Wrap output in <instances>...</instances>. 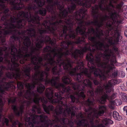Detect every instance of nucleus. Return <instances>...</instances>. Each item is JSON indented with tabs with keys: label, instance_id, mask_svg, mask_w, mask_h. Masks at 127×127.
Listing matches in <instances>:
<instances>
[{
	"label": "nucleus",
	"instance_id": "f257e3e1",
	"mask_svg": "<svg viewBox=\"0 0 127 127\" xmlns=\"http://www.w3.org/2000/svg\"><path fill=\"white\" fill-rule=\"evenodd\" d=\"M63 30L61 28L57 31L56 37L59 40H62L61 46L63 49L66 50L65 52L69 55H71L75 60L73 62L77 64L76 66L72 68L69 71V75L71 76H74L76 77V80L78 83L73 82L68 76H64L62 79L64 83L65 84H70L73 88L72 84L75 83L78 85H84L83 82L86 80H92L93 78L91 76V72H89L88 69L85 68L82 61L80 59L83 58V53H86L88 50H90L89 46L87 47V44L85 46L82 47L80 50L76 49L74 52L73 51L74 47L72 46L70 50L68 49L69 45H72L73 43L71 39H74L76 37L75 33L70 30L68 34L67 33V28L66 26H62Z\"/></svg>",
	"mask_w": 127,
	"mask_h": 127
},
{
	"label": "nucleus",
	"instance_id": "f03ea898",
	"mask_svg": "<svg viewBox=\"0 0 127 127\" xmlns=\"http://www.w3.org/2000/svg\"><path fill=\"white\" fill-rule=\"evenodd\" d=\"M38 80H33V83L32 84L28 83L26 84L25 86L28 89L23 95L24 90H23L24 87L23 83L21 82H19L17 83L18 89L19 91L17 94L20 97H24L26 99L31 100L32 99L31 95L34 97L32 100L36 104L33 105L32 107V108L29 110L27 112V114L29 116L28 117L27 115H26L25 118V121L28 122V127H33V124H38L39 123V121L38 118L36 117L37 115H35L36 110H40V104L39 101H40L42 103V105L43 109L46 113H49V111H53L54 107L52 105H49L47 106L46 104L48 102V100L44 97H40L39 95L33 91H31L32 89H33L35 87L36 85H39L37 87V92L41 94L43 93L45 89V86L41 83L38 84Z\"/></svg>",
	"mask_w": 127,
	"mask_h": 127
},
{
	"label": "nucleus",
	"instance_id": "7ed1b4c3",
	"mask_svg": "<svg viewBox=\"0 0 127 127\" xmlns=\"http://www.w3.org/2000/svg\"><path fill=\"white\" fill-rule=\"evenodd\" d=\"M27 8L29 12L23 11H21L18 14L17 17L14 16L13 17H11L10 23L6 22L4 24L5 27H4V28H2L3 27L0 26V40L2 45L4 46L7 45L4 35H8L13 33V34L10 37V38L12 40V42L13 43H14L16 41L19 40L20 38H21V36L17 35H18L19 36L21 35V32L17 29H14L16 28L18 29L25 28L26 21L24 19H21L20 18H25L29 23L37 24V23H33L32 22H29L28 20V19L30 18L31 15L32 18L33 17V16L36 17L34 16H32L31 12H30L32 9L34 10L36 8L35 5H34L33 6L30 5Z\"/></svg>",
	"mask_w": 127,
	"mask_h": 127
},
{
	"label": "nucleus",
	"instance_id": "20e7f679",
	"mask_svg": "<svg viewBox=\"0 0 127 127\" xmlns=\"http://www.w3.org/2000/svg\"><path fill=\"white\" fill-rule=\"evenodd\" d=\"M84 85H78L76 84H72L73 89L76 91V95L79 98H81L84 100L86 97L85 93L87 92L88 95L90 96L87 100L84 101V105L88 107L87 109L84 108V111L88 113L87 116L88 119L90 120L89 122L91 125L94 124V118L98 119L99 116L103 115L108 110V108L106 105H100L98 107L99 111L97 112L95 111L92 115V111L93 110L92 106L95 104L94 89L92 87V82L89 80H86L83 82Z\"/></svg>",
	"mask_w": 127,
	"mask_h": 127
},
{
	"label": "nucleus",
	"instance_id": "39448f33",
	"mask_svg": "<svg viewBox=\"0 0 127 127\" xmlns=\"http://www.w3.org/2000/svg\"><path fill=\"white\" fill-rule=\"evenodd\" d=\"M46 1L48 4L46 7V8H44L41 7L37 12V13H39L40 15L44 16L46 15V14L47 11L48 12L51 13L52 16L51 17L50 20H45L44 21L42 24L39 22L41 25L42 28L43 26H44L42 25V24L45 23V21H47V23L46 24L47 26H50L51 27L52 25H51V23L58 22V24H56V30L57 31L58 30L61 29L60 27H62L63 25H61V24H65V21H66V19L68 16V14L69 13L67 9H64V6L63 5H60V2L58 0H56V1L54 2V0H47ZM35 5L36 7V8L33 10L32 9L30 11L32 10H35L37 8V7L35 4L30 3L26 8L27 9L28 7L30 5L33 6ZM28 10V12H29ZM32 16L34 15H32ZM37 17L38 16H35ZM38 17H39L38 16ZM39 17V22L40 21V18Z\"/></svg>",
	"mask_w": 127,
	"mask_h": 127
},
{
	"label": "nucleus",
	"instance_id": "423d86ee",
	"mask_svg": "<svg viewBox=\"0 0 127 127\" xmlns=\"http://www.w3.org/2000/svg\"><path fill=\"white\" fill-rule=\"evenodd\" d=\"M70 15L68 16L66 19V21L65 23V25H63L62 26H66L67 28V31L71 30L74 32V31L72 30L73 25H75L76 23H77L78 26L75 29L76 34L78 35L80 34L83 36H78L76 38H74L75 44H81L82 43L85 46L86 43L84 39L85 37H86L88 36L89 37L91 36H89V34L91 33L90 29H88V31L86 32V28L85 25H84L85 23L84 20H87L88 18V16L86 13V10L83 8L80 9L78 10H76L75 12L74 13H70Z\"/></svg>",
	"mask_w": 127,
	"mask_h": 127
},
{
	"label": "nucleus",
	"instance_id": "0eeeda50",
	"mask_svg": "<svg viewBox=\"0 0 127 127\" xmlns=\"http://www.w3.org/2000/svg\"><path fill=\"white\" fill-rule=\"evenodd\" d=\"M29 22H32L33 23H37L38 25V32L40 35L36 34L35 29L34 28H31L27 30L29 36L31 37H33L36 39L37 42L35 44L36 46L39 49L42 47V43H44L49 42L52 46L55 45L56 41V39H51L50 36L48 35H45L44 34L46 33H52L54 36L56 37L57 31L56 30L55 26L56 24H58L57 21L51 23L52 25L51 27L50 26H47L46 24L47 23V21H45L42 25L44 26L45 29H43L42 27V25L39 23V17L38 16L35 17L33 16L32 18L31 15L30 18L28 19Z\"/></svg>",
	"mask_w": 127,
	"mask_h": 127
},
{
	"label": "nucleus",
	"instance_id": "6e6552de",
	"mask_svg": "<svg viewBox=\"0 0 127 127\" xmlns=\"http://www.w3.org/2000/svg\"><path fill=\"white\" fill-rule=\"evenodd\" d=\"M71 111V116L69 119L61 117H58L55 115H53V119L52 121L48 119L46 115L41 114L36 115V117L39 119L40 121L43 124L40 126H35L33 124V127H68L67 126H64L62 125H68L70 127H74V123L77 125L75 127H89L88 121L87 119H82L81 120H76L73 117L76 115V112L74 110Z\"/></svg>",
	"mask_w": 127,
	"mask_h": 127
},
{
	"label": "nucleus",
	"instance_id": "1a4fd4ad",
	"mask_svg": "<svg viewBox=\"0 0 127 127\" xmlns=\"http://www.w3.org/2000/svg\"><path fill=\"white\" fill-rule=\"evenodd\" d=\"M65 90L63 89L59 92L55 93L54 95L52 88L49 87L46 89L45 95L46 97L52 104L54 105L57 104L59 107L58 108H56L54 110V107L53 110H50L49 112L54 111L56 115L58 117L62 114L66 117L67 116H70L71 110H73V106L71 104H67L66 99L64 97L61 96V94H63L65 92H66L69 94L70 90V88H65Z\"/></svg>",
	"mask_w": 127,
	"mask_h": 127
},
{
	"label": "nucleus",
	"instance_id": "9d476101",
	"mask_svg": "<svg viewBox=\"0 0 127 127\" xmlns=\"http://www.w3.org/2000/svg\"><path fill=\"white\" fill-rule=\"evenodd\" d=\"M89 39L93 43V47H95V48H91V44L90 43H87V47L90 46V50H88L90 52L88 53L86 56V59L87 60L90 62L92 64V66L90 67V70L91 73H93L95 76H99L101 80H105L106 76L100 69L97 68L94 64V57L93 55H95V58L96 62L97 64H98V62L97 61V58H99L100 62H101V57L103 55V53L100 51L103 50V48H109V46L107 44L105 45L104 43L100 41H96V38L95 36H91L89 37Z\"/></svg>",
	"mask_w": 127,
	"mask_h": 127
},
{
	"label": "nucleus",
	"instance_id": "9b49d317",
	"mask_svg": "<svg viewBox=\"0 0 127 127\" xmlns=\"http://www.w3.org/2000/svg\"><path fill=\"white\" fill-rule=\"evenodd\" d=\"M11 54L6 52L4 55L5 63L8 69L11 71H15V72H8L5 74L6 77L10 79L14 78L17 80L20 78L21 75L20 69L18 67L19 64L16 62H18L19 60L22 59L19 61L20 63L22 64H24L26 61L28 60V58L23 57L18 58L17 56L18 54V50L13 44L11 46Z\"/></svg>",
	"mask_w": 127,
	"mask_h": 127
},
{
	"label": "nucleus",
	"instance_id": "f8f14e48",
	"mask_svg": "<svg viewBox=\"0 0 127 127\" xmlns=\"http://www.w3.org/2000/svg\"><path fill=\"white\" fill-rule=\"evenodd\" d=\"M46 55L47 56L49 57V58H48L49 61V63L53 65H56V66L53 67L52 69V71L54 75L59 76L61 74L63 70L62 68V65L64 69L69 72L71 71L72 68L71 64L75 62L69 58H66L65 60L63 58V55L62 53H56V56L58 57L56 61L55 60L54 57H52L51 53H47Z\"/></svg>",
	"mask_w": 127,
	"mask_h": 127
},
{
	"label": "nucleus",
	"instance_id": "ddd939ff",
	"mask_svg": "<svg viewBox=\"0 0 127 127\" xmlns=\"http://www.w3.org/2000/svg\"><path fill=\"white\" fill-rule=\"evenodd\" d=\"M119 24L116 23H114L113 21L112 23H107L106 24V27L107 29L104 32L106 36L109 35V32L112 30L114 31V38L113 39H109L108 42L111 45L117 44L119 42L121 41L122 38L121 35L120 31L118 27Z\"/></svg>",
	"mask_w": 127,
	"mask_h": 127
},
{
	"label": "nucleus",
	"instance_id": "4468645a",
	"mask_svg": "<svg viewBox=\"0 0 127 127\" xmlns=\"http://www.w3.org/2000/svg\"><path fill=\"white\" fill-rule=\"evenodd\" d=\"M120 82L118 81L117 79H111L108 81V83L105 86L106 93L104 92L101 96L96 98V101L100 104H104L107 99H114L116 97V94L113 93L110 96L107 94L110 93L112 91L114 86L119 84Z\"/></svg>",
	"mask_w": 127,
	"mask_h": 127
},
{
	"label": "nucleus",
	"instance_id": "2eb2a0df",
	"mask_svg": "<svg viewBox=\"0 0 127 127\" xmlns=\"http://www.w3.org/2000/svg\"><path fill=\"white\" fill-rule=\"evenodd\" d=\"M5 68L3 66H0V69L2 70ZM0 70V98H2L3 95L5 94V91L13 92L16 89L15 86L12 84L14 81H12L7 82L5 81L6 78L5 77L2 78L3 72Z\"/></svg>",
	"mask_w": 127,
	"mask_h": 127
},
{
	"label": "nucleus",
	"instance_id": "dca6fc26",
	"mask_svg": "<svg viewBox=\"0 0 127 127\" xmlns=\"http://www.w3.org/2000/svg\"><path fill=\"white\" fill-rule=\"evenodd\" d=\"M123 3L121 2L119 3L116 4L114 6L111 2L109 4V6L115 9V10L113 9L114 12H111V19L114 23H116L119 24L121 23L122 22L123 18L120 16V14L122 13L123 12Z\"/></svg>",
	"mask_w": 127,
	"mask_h": 127
},
{
	"label": "nucleus",
	"instance_id": "f3484780",
	"mask_svg": "<svg viewBox=\"0 0 127 127\" xmlns=\"http://www.w3.org/2000/svg\"><path fill=\"white\" fill-rule=\"evenodd\" d=\"M67 1H70L71 4L67 6L68 11L69 13H73V12L76 8V4L80 6H85L89 8L91 6L92 3H96L97 0H64Z\"/></svg>",
	"mask_w": 127,
	"mask_h": 127
},
{
	"label": "nucleus",
	"instance_id": "a211bd4d",
	"mask_svg": "<svg viewBox=\"0 0 127 127\" xmlns=\"http://www.w3.org/2000/svg\"><path fill=\"white\" fill-rule=\"evenodd\" d=\"M97 61L98 62V64H97L98 67L106 69V72L107 74L110 73L111 71L114 69H116V67L114 66L115 64L118 66L122 65V63H118L117 61L115 58H112L110 61H108L106 62H100L99 58H97Z\"/></svg>",
	"mask_w": 127,
	"mask_h": 127
},
{
	"label": "nucleus",
	"instance_id": "6ab92c4d",
	"mask_svg": "<svg viewBox=\"0 0 127 127\" xmlns=\"http://www.w3.org/2000/svg\"><path fill=\"white\" fill-rule=\"evenodd\" d=\"M44 73L46 76L45 83L48 84H50L52 86L57 89L59 91L61 90L62 89L65 90V88L64 84L62 83H58L56 82V80L59 79V78L58 77H55V78H53L51 79L48 78V77L49 74L46 72L44 71L43 72Z\"/></svg>",
	"mask_w": 127,
	"mask_h": 127
},
{
	"label": "nucleus",
	"instance_id": "aec40b11",
	"mask_svg": "<svg viewBox=\"0 0 127 127\" xmlns=\"http://www.w3.org/2000/svg\"><path fill=\"white\" fill-rule=\"evenodd\" d=\"M21 103L22 105L20 106L19 110H18L17 106L16 105H12L11 106L12 108L13 111L17 117H22L25 105H26L27 107H28L30 105V102L27 100H24L22 101Z\"/></svg>",
	"mask_w": 127,
	"mask_h": 127
},
{
	"label": "nucleus",
	"instance_id": "412c9836",
	"mask_svg": "<svg viewBox=\"0 0 127 127\" xmlns=\"http://www.w3.org/2000/svg\"><path fill=\"white\" fill-rule=\"evenodd\" d=\"M98 6L97 4H95L94 6L92 7V13L93 17L95 19L94 21V25L97 26V28H99L101 27L103 25L102 21L101 22V20L99 22L98 21Z\"/></svg>",
	"mask_w": 127,
	"mask_h": 127
},
{
	"label": "nucleus",
	"instance_id": "4be33fe9",
	"mask_svg": "<svg viewBox=\"0 0 127 127\" xmlns=\"http://www.w3.org/2000/svg\"><path fill=\"white\" fill-rule=\"evenodd\" d=\"M6 7L3 9H2L1 10H0V22L1 21H2L4 22L3 24L0 25V26L3 27V28H4V27H5L4 24L6 22H8V21L10 20V19L9 20L7 18H9L10 16V14L9 13V10L8 8H7L4 9ZM14 16H11V17H13Z\"/></svg>",
	"mask_w": 127,
	"mask_h": 127
},
{
	"label": "nucleus",
	"instance_id": "5701e85b",
	"mask_svg": "<svg viewBox=\"0 0 127 127\" xmlns=\"http://www.w3.org/2000/svg\"><path fill=\"white\" fill-rule=\"evenodd\" d=\"M33 54L31 52H30L29 53H27L24 55L23 52L21 50L20 48H19L18 49V54L17 55V56L19 58L23 57L24 58H27L28 59V58H30L31 63L33 59V61H36L37 60V57L36 56L33 55Z\"/></svg>",
	"mask_w": 127,
	"mask_h": 127
},
{
	"label": "nucleus",
	"instance_id": "b1692460",
	"mask_svg": "<svg viewBox=\"0 0 127 127\" xmlns=\"http://www.w3.org/2000/svg\"><path fill=\"white\" fill-rule=\"evenodd\" d=\"M10 4L13 6V8L15 10H20L25 7L21 0H12L10 2Z\"/></svg>",
	"mask_w": 127,
	"mask_h": 127
},
{
	"label": "nucleus",
	"instance_id": "393cba45",
	"mask_svg": "<svg viewBox=\"0 0 127 127\" xmlns=\"http://www.w3.org/2000/svg\"><path fill=\"white\" fill-rule=\"evenodd\" d=\"M24 39L23 44L24 45L26 46L23 47H22V50H21L23 52V51L25 52V54L28 53V48L30 46L31 44V41L30 37L29 36H24Z\"/></svg>",
	"mask_w": 127,
	"mask_h": 127
},
{
	"label": "nucleus",
	"instance_id": "a878e982",
	"mask_svg": "<svg viewBox=\"0 0 127 127\" xmlns=\"http://www.w3.org/2000/svg\"><path fill=\"white\" fill-rule=\"evenodd\" d=\"M8 118L12 123V127H23V124L20 122L18 119L14 120V117L12 114L9 115Z\"/></svg>",
	"mask_w": 127,
	"mask_h": 127
},
{
	"label": "nucleus",
	"instance_id": "bb28decb",
	"mask_svg": "<svg viewBox=\"0 0 127 127\" xmlns=\"http://www.w3.org/2000/svg\"><path fill=\"white\" fill-rule=\"evenodd\" d=\"M112 53V52L111 49L109 48L106 49L103 55V58L107 60V61H110V57L111 56V54Z\"/></svg>",
	"mask_w": 127,
	"mask_h": 127
},
{
	"label": "nucleus",
	"instance_id": "cd10ccee",
	"mask_svg": "<svg viewBox=\"0 0 127 127\" xmlns=\"http://www.w3.org/2000/svg\"><path fill=\"white\" fill-rule=\"evenodd\" d=\"M64 87L65 88H66L69 87L70 89V90L69 91V94H68L66 92H64L63 93V94H61V97H62V96L64 94V93H65L66 95H70L69 96H70V98L71 100V102L73 103H74L75 102L76 100L77 99V98L75 96V94H70V92L71 91V89L70 87L69 86L66 87L65 85Z\"/></svg>",
	"mask_w": 127,
	"mask_h": 127
},
{
	"label": "nucleus",
	"instance_id": "c85d7f7f",
	"mask_svg": "<svg viewBox=\"0 0 127 127\" xmlns=\"http://www.w3.org/2000/svg\"><path fill=\"white\" fill-rule=\"evenodd\" d=\"M52 47L51 46H47L45 47H44L43 50V52L45 53L46 52H48V53H55L54 56V57L56 56V53H57L56 52V49L55 48L52 50Z\"/></svg>",
	"mask_w": 127,
	"mask_h": 127
},
{
	"label": "nucleus",
	"instance_id": "c756f323",
	"mask_svg": "<svg viewBox=\"0 0 127 127\" xmlns=\"http://www.w3.org/2000/svg\"><path fill=\"white\" fill-rule=\"evenodd\" d=\"M31 67H30L26 66V68H24V71L25 75L28 77L27 81H28L31 78V75L30 72L31 70Z\"/></svg>",
	"mask_w": 127,
	"mask_h": 127
},
{
	"label": "nucleus",
	"instance_id": "7c9ffc66",
	"mask_svg": "<svg viewBox=\"0 0 127 127\" xmlns=\"http://www.w3.org/2000/svg\"><path fill=\"white\" fill-rule=\"evenodd\" d=\"M102 123L106 126H108L113 124V122L109 119L107 118H105L102 120Z\"/></svg>",
	"mask_w": 127,
	"mask_h": 127
},
{
	"label": "nucleus",
	"instance_id": "2f4dec72",
	"mask_svg": "<svg viewBox=\"0 0 127 127\" xmlns=\"http://www.w3.org/2000/svg\"><path fill=\"white\" fill-rule=\"evenodd\" d=\"M45 57L46 58L45 59V60H47V62L45 63L44 65V66H45L46 67L45 70L47 71H49L51 67L50 66H48V64H49L51 66H53V67H54L55 66H56V65H51V64H49V61L48 60V58H49L48 57V56L47 57V55H45Z\"/></svg>",
	"mask_w": 127,
	"mask_h": 127
},
{
	"label": "nucleus",
	"instance_id": "473e14b6",
	"mask_svg": "<svg viewBox=\"0 0 127 127\" xmlns=\"http://www.w3.org/2000/svg\"><path fill=\"white\" fill-rule=\"evenodd\" d=\"M30 0H23V1L25 2H27L29 1ZM34 2L36 3L39 7H42L45 4V2L42 1L41 0H34Z\"/></svg>",
	"mask_w": 127,
	"mask_h": 127
},
{
	"label": "nucleus",
	"instance_id": "72a5a7b5",
	"mask_svg": "<svg viewBox=\"0 0 127 127\" xmlns=\"http://www.w3.org/2000/svg\"><path fill=\"white\" fill-rule=\"evenodd\" d=\"M13 43H11L10 44V49H11V46L12 44L14 45V46H15V45L14 44H13ZM7 48L5 46H3V47H0V56H2L3 55V54L2 52L3 51H5V54H4V55L5 54L6 52H8V53H9L10 54H11V52L10 53L9 52H8L6 51L7 50ZM4 57L5 59V58L4 57ZM4 62H5V59L4 60Z\"/></svg>",
	"mask_w": 127,
	"mask_h": 127
},
{
	"label": "nucleus",
	"instance_id": "f704fd0d",
	"mask_svg": "<svg viewBox=\"0 0 127 127\" xmlns=\"http://www.w3.org/2000/svg\"><path fill=\"white\" fill-rule=\"evenodd\" d=\"M113 116L116 120L120 121L122 120V117L120 116L119 113L116 111H114L113 113Z\"/></svg>",
	"mask_w": 127,
	"mask_h": 127
},
{
	"label": "nucleus",
	"instance_id": "c9c22d12",
	"mask_svg": "<svg viewBox=\"0 0 127 127\" xmlns=\"http://www.w3.org/2000/svg\"><path fill=\"white\" fill-rule=\"evenodd\" d=\"M103 89L102 86H98L95 91V93L96 95L101 94L103 91Z\"/></svg>",
	"mask_w": 127,
	"mask_h": 127
},
{
	"label": "nucleus",
	"instance_id": "e433bc0d",
	"mask_svg": "<svg viewBox=\"0 0 127 127\" xmlns=\"http://www.w3.org/2000/svg\"><path fill=\"white\" fill-rule=\"evenodd\" d=\"M33 59H32V61L31 63L33 65H35L34 67V70L35 71H39V69L40 67V66L39 65V64H38V63L35 61H33Z\"/></svg>",
	"mask_w": 127,
	"mask_h": 127
},
{
	"label": "nucleus",
	"instance_id": "4c0bfd02",
	"mask_svg": "<svg viewBox=\"0 0 127 127\" xmlns=\"http://www.w3.org/2000/svg\"><path fill=\"white\" fill-rule=\"evenodd\" d=\"M114 71L112 73L111 76L112 78H114L117 77L118 75V71L117 69H114L112 71Z\"/></svg>",
	"mask_w": 127,
	"mask_h": 127
},
{
	"label": "nucleus",
	"instance_id": "58836bf2",
	"mask_svg": "<svg viewBox=\"0 0 127 127\" xmlns=\"http://www.w3.org/2000/svg\"><path fill=\"white\" fill-rule=\"evenodd\" d=\"M105 4L106 5V6L105 8H104V10L103 11H104L105 10L109 12V14L110 15V18H111V12H113L112 11H111V10H112V9L110 8L107 5L106 3Z\"/></svg>",
	"mask_w": 127,
	"mask_h": 127
},
{
	"label": "nucleus",
	"instance_id": "ea45409f",
	"mask_svg": "<svg viewBox=\"0 0 127 127\" xmlns=\"http://www.w3.org/2000/svg\"><path fill=\"white\" fill-rule=\"evenodd\" d=\"M40 73V71H37L32 76L33 79L35 80H38V79L37 78V77Z\"/></svg>",
	"mask_w": 127,
	"mask_h": 127
},
{
	"label": "nucleus",
	"instance_id": "a19ab883",
	"mask_svg": "<svg viewBox=\"0 0 127 127\" xmlns=\"http://www.w3.org/2000/svg\"><path fill=\"white\" fill-rule=\"evenodd\" d=\"M36 56L37 57V60L36 62H37L38 64H41L43 60L42 57L39 56L38 55H37Z\"/></svg>",
	"mask_w": 127,
	"mask_h": 127
},
{
	"label": "nucleus",
	"instance_id": "79ce46f5",
	"mask_svg": "<svg viewBox=\"0 0 127 127\" xmlns=\"http://www.w3.org/2000/svg\"><path fill=\"white\" fill-rule=\"evenodd\" d=\"M122 99L125 102H127V94L124 93H122Z\"/></svg>",
	"mask_w": 127,
	"mask_h": 127
},
{
	"label": "nucleus",
	"instance_id": "37998d69",
	"mask_svg": "<svg viewBox=\"0 0 127 127\" xmlns=\"http://www.w3.org/2000/svg\"><path fill=\"white\" fill-rule=\"evenodd\" d=\"M109 18V16L106 15H105L101 19V22L102 21V23H103V25H104V22H105Z\"/></svg>",
	"mask_w": 127,
	"mask_h": 127
},
{
	"label": "nucleus",
	"instance_id": "c03bdc74",
	"mask_svg": "<svg viewBox=\"0 0 127 127\" xmlns=\"http://www.w3.org/2000/svg\"><path fill=\"white\" fill-rule=\"evenodd\" d=\"M114 102L117 105H120L122 103V101L119 99H115Z\"/></svg>",
	"mask_w": 127,
	"mask_h": 127
},
{
	"label": "nucleus",
	"instance_id": "a18cd8bd",
	"mask_svg": "<svg viewBox=\"0 0 127 127\" xmlns=\"http://www.w3.org/2000/svg\"><path fill=\"white\" fill-rule=\"evenodd\" d=\"M120 16L121 17H123V20L122 21V23H120V24H122L123 23V21L124 20V18L123 16H124L126 19H127V13H124L123 12H123L122 13H120Z\"/></svg>",
	"mask_w": 127,
	"mask_h": 127
},
{
	"label": "nucleus",
	"instance_id": "49530a36",
	"mask_svg": "<svg viewBox=\"0 0 127 127\" xmlns=\"http://www.w3.org/2000/svg\"><path fill=\"white\" fill-rule=\"evenodd\" d=\"M98 7V8H99L102 11H103L104 10V8L103 7V5L104 4L99 3L98 5H97Z\"/></svg>",
	"mask_w": 127,
	"mask_h": 127
},
{
	"label": "nucleus",
	"instance_id": "de8ad7c7",
	"mask_svg": "<svg viewBox=\"0 0 127 127\" xmlns=\"http://www.w3.org/2000/svg\"><path fill=\"white\" fill-rule=\"evenodd\" d=\"M16 100V99L15 98H14L13 99L10 98L8 99V102L9 104L11 103H12V104H14Z\"/></svg>",
	"mask_w": 127,
	"mask_h": 127
},
{
	"label": "nucleus",
	"instance_id": "09e8293b",
	"mask_svg": "<svg viewBox=\"0 0 127 127\" xmlns=\"http://www.w3.org/2000/svg\"><path fill=\"white\" fill-rule=\"evenodd\" d=\"M4 106V104L2 99L0 98V106L1 108L0 109V111L1 112L2 110V108Z\"/></svg>",
	"mask_w": 127,
	"mask_h": 127
},
{
	"label": "nucleus",
	"instance_id": "8fccbe9b",
	"mask_svg": "<svg viewBox=\"0 0 127 127\" xmlns=\"http://www.w3.org/2000/svg\"><path fill=\"white\" fill-rule=\"evenodd\" d=\"M109 107L111 109H114V105L113 102H111L108 105Z\"/></svg>",
	"mask_w": 127,
	"mask_h": 127
},
{
	"label": "nucleus",
	"instance_id": "3c124183",
	"mask_svg": "<svg viewBox=\"0 0 127 127\" xmlns=\"http://www.w3.org/2000/svg\"><path fill=\"white\" fill-rule=\"evenodd\" d=\"M76 116L77 119L79 118H84V116L81 112L79 113L77 115V114Z\"/></svg>",
	"mask_w": 127,
	"mask_h": 127
},
{
	"label": "nucleus",
	"instance_id": "603ef678",
	"mask_svg": "<svg viewBox=\"0 0 127 127\" xmlns=\"http://www.w3.org/2000/svg\"><path fill=\"white\" fill-rule=\"evenodd\" d=\"M96 31L98 32L99 34H100L101 36H103L104 35V34L103 32V31L101 30V31L100 32H99V28H96Z\"/></svg>",
	"mask_w": 127,
	"mask_h": 127
},
{
	"label": "nucleus",
	"instance_id": "864d4df0",
	"mask_svg": "<svg viewBox=\"0 0 127 127\" xmlns=\"http://www.w3.org/2000/svg\"><path fill=\"white\" fill-rule=\"evenodd\" d=\"M120 42H118V43L117 44H115V45H112V46H113V49L114 50V51L116 52H118V48L116 47L115 45H118V44H119V42H120Z\"/></svg>",
	"mask_w": 127,
	"mask_h": 127
},
{
	"label": "nucleus",
	"instance_id": "5fc2aeb1",
	"mask_svg": "<svg viewBox=\"0 0 127 127\" xmlns=\"http://www.w3.org/2000/svg\"><path fill=\"white\" fill-rule=\"evenodd\" d=\"M4 122L6 124L7 126H8L9 125V120L7 118H5L4 119Z\"/></svg>",
	"mask_w": 127,
	"mask_h": 127
},
{
	"label": "nucleus",
	"instance_id": "6e6d98bb",
	"mask_svg": "<svg viewBox=\"0 0 127 127\" xmlns=\"http://www.w3.org/2000/svg\"><path fill=\"white\" fill-rule=\"evenodd\" d=\"M37 50V49L36 48L32 47L31 49V52L33 54H34L35 52V51Z\"/></svg>",
	"mask_w": 127,
	"mask_h": 127
},
{
	"label": "nucleus",
	"instance_id": "4d7b16f0",
	"mask_svg": "<svg viewBox=\"0 0 127 127\" xmlns=\"http://www.w3.org/2000/svg\"><path fill=\"white\" fill-rule=\"evenodd\" d=\"M29 28V29H30V28ZM28 30V29H27V30H24L23 31H22L21 32V34H23V35H24V34H25V33L27 32V31H28V35H29V36H29L30 37V38L31 37H30L29 35V34L28 33L29 32L27 31V30Z\"/></svg>",
	"mask_w": 127,
	"mask_h": 127
},
{
	"label": "nucleus",
	"instance_id": "13d9d810",
	"mask_svg": "<svg viewBox=\"0 0 127 127\" xmlns=\"http://www.w3.org/2000/svg\"><path fill=\"white\" fill-rule=\"evenodd\" d=\"M93 82L95 85H98L99 83V82L96 79H94Z\"/></svg>",
	"mask_w": 127,
	"mask_h": 127
},
{
	"label": "nucleus",
	"instance_id": "bf43d9fd",
	"mask_svg": "<svg viewBox=\"0 0 127 127\" xmlns=\"http://www.w3.org/2000/svg\"><path fill=\"white\" fill-rule=\"evenodd\" d=\"M90 29V31L91 32V33L92 32L93 34L95 33L96 32L95 30L93 27L91 28Z\"/></svg>",
	"mask_w": 127,
	"mask_h": 127
},
{
	"label": "nucleus",
	"instance_id": "052dcab7",
	"mask_svg": "<svg viewBox=\"0 0 127 127\" xmlns=\"http://www.w3.org/2000/svg\"><path fill=\"white\" fill-rule=\"evenodd\" d=\"M38 79V81H39L40 82H43L45 81H45L46 79H44L43 77H40Z\"/></svg>",
	"mask_w": 127,
	"mask_h": 127
},
{
	"label": "nucleus",
	"instance_id": "680f3d73",
	"mask_svg": "<svg viewBox=\"0 0 127 127\" xmlns=\"http://www.w3.org/2000/svg\"><path fill=\"white\" fill-rule=\"evenodd\" d=\"M95 36L96 37L99 38H100L101 36L100 34L98 32H97L95 33Z\"/></svg>",
	"mask_w": 127,
	"mask_h": 127
},
{
	"label": "nucleus",
	"instance_id": "e2e57ef3",
	"mask_svg": "<svg viewBox=\"0 0 127 127\" xmlns=\"http://www.w3.org/2000/svg\"><path fill=\"white\" fill-rule=\"evenodd\" d=\"M43 71H42L41 72L40 71V73L39 74V75H40V77H44V73L43 72Z\"/></svg>",
	"mask_w": 127,
	"mask_h": 127
},
{
	"label": "nucleus",
	"instance_id": "0e129e2a",
	"mask_svg": "<svg viewBox=\"0 0 127 127\" xmlns=\"http://www.w3.org/2000/svg\"><path fill=\"white\" fill-rule=\"evenodd\" d=\"M106 1V0H100L99 3L104 4V5H105L106 3H104V1Z\"/></svg>",
	"mask_w": 127,
	"mask_h": 127
},
{
	"label": "nucleus",
	"instance_id": "69168bd1",
	"mask_svg": "<svg viewBox=\"0 0 127 127\" xmlns=\"http://www.w3.org/2000/svg\"><path fill=\"white\" fill-rule=\"evenodd\" d=\"M63 54V56H64V57L65 58V59H66V58H67V56L69 55L67 54L66 52H62Z\"/></svg>",
	"mask_w": 127,
	"mask_h": 127
},
{
	"label": "nucleus",
	"instance_id": "338daca9",
	"mask_svg": "<svg viewBox=\"0 0 127 127\" xmlns=\"http://www.w3.org/2000/svg\"><path fill=\"white\" fill-rule=\"evenodd\" d=\"M97 127H105L102 124H100L97 125Z\"/></svg>",
	"mask_w": 127,
	"mask_h": 127
},
{
	"label": "nucleus",
	"instance_id": "774afa93",
	"mask_svg": "<svg viewBox=\"0 0 127 127\" xmlns=\"http://www.w3.org/2000/svg\"><path fill=\"white\" fill-rule=\"evenodd\" d=\"M123 110L124 111H126V115H127V106H124L123 108Z\"/></svg>",
	"mask_w": 127,
	"mask_h": 127
}]
</instances>
